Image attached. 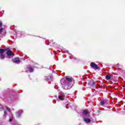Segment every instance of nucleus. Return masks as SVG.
<instances>
[{"label": "nucleus", "instance_id": "obj_1", "mask_svg": "<svg viewBox=\"0 0 125 125\" xmlns=\"http://www.w3.org/2000/svg\"><path fill=\"white\" fill-rule=\"evenodd\" d=\"M72 82H73V78L70 76H66L63 78L61 80V83L62 85V87L63 89H70V88L73 86Z\"/></svg>", "mask_w": 125, "mask_h": 125}, {"label": "nucleus", "instance_id": "obj_2", "mask_svg": "<svg viewBox=\"0 0 125 125\" xmlns=\"http://www.w3.org/2000/svg\"><path fill=\"white\" fill-rule=\"evenodd\" d=\"M4 52H5V50L3 49H0V58L2 60H3V59L5 58Z\"/></svg>", "mask_w": 125, "mask_h": 125}, {"label": "nucleus", "instance_id": "obj_3", "mask_svg": "<svg viewBox=\"0 0 125 125\" xmlns=\"http://www.w3.org/2000/svg\"><path fill=\"white\" fill-rule=\"evenodd\" d=\"M90 66L93 69H94V70H98V69H100V67L99 66H98V65H97L94 62H91Z\"/></svg>", "mask_w": 125, "mask_h": 125}, {"label": "nucleus", "instance_id": "obj_4", "mask_svg": "<svg viewBox=\"0 0 125 125\" xmlns=\"http://www.w3.org/2000/svg\"><path fill=\"white\" fill-rule=\"evenodd\" d=\"M5 34H6V31L4 28L0 29V37H4L5 36Z\"/></svg>", "mask_w": 125, "mask_h": 125}, {"label": "nucleus", "instance_id": "obj_5", "mask_svg": "<svg viewBox=\"0 0 125 125\" xmlns=\"http://www.w3.org/2000/svg\"><path fill=\"white\" fill-rule=\"evenodd\" d=\"M7 56H6V58H9V56H12V55H13V52L10 51V50H8L7 51V52H6Z\"/></svg>", "mask_w": 125, "mask_h": 125}, {"label": "nucleus", "instance_id": "obj_6", "mask_svg": "<svg viewBox=\"0 0 125 125\" xmlns=\"http://www.w3.org/2000/svg\"><path fill=\"white\" fill-rule=\"evenodd\" d=\"M23 113V110H20L18 112H16L17 117H21V115H22Z\"/></svg>", "mask_w": 125, "mask_h": 125}, {"label": "nucleus", "instance_id": "obj_7", "mask_svg": "<svg viewBox=\"0 0 125 125\" xmlns=\"http://www.w3.org/2000/svg\"><path fill=\"white\" fill-rule=\"evenodd\" d=\"M13 62L14 63H16V64H19V63L20 62V60H19V58H16L13 60Z\"/></svg>", "mask_w": 125, "mask_h": 125}, {"label": "nucleus", "instance_id": "obj_8", "mask_svg": "<svg viewBox=\"0 0 125 125\" xmlns=\"http://www.w3.org/2000/svg\"><path fill=\"white\" fill-rule=\"evenodd\" d=\"M83 121L85 123H86V124H88V123H90V122H91L90 119L89 118H84Z\"/></svg>", "mask_w": 125, "mask_h": 125}, {"label": "nucleus", "instance_id": "obj_9", "mask_svg": "<svg viewBox=\"0 0 125 125\" xmlns=\"http://www.w3.org/2000/svg\"><path fill=\"white\" fill-rule=\"evenodd\" d=\"M34 68H35V67H32L31 66L27 67V69L29 70V71L30 72V73H32V72H34Z\"/></svg>", "mask_w": 125, "mask_h": 125}, {"label": "nucleus", "instance_id": "obj_10", "mask_svg": "<svg viewBox=\"0 0 125 125\" xmlns=\"http://www.w3.org/2000/svg\"><path fill=\"white\" fill-rule=\"evenodd\" d=\"M86 115H88V111L86 110H85L82 113V117H84V116H86Z\"/></svg>", "mask_w": 125, "mask_h": 125}, {"label": "nucleus", "instance_id": "obj_11", "mask_svg": "<svg viewBox=\"0 0 125 125\" xmlns=\"http://www.w3.org/2000/svg\"><path fill=\"white\" fill-rule=\"evenodd\" d=\"M53 79V77L52 76H48L47 78H46L45 79V81H49V80L51 81Z\"/></svg>", "mask_w": 125, "mask_h": 125}, {"label": "nucleus", "instance_id": "obj_12", "mask_svg": "<svg viewBox=\"0 0 125 125\" xmlns=\"http://www.w3.org/2000/svg\"><path fill=\"white\" fill-rule=\"evenodd\" d=\"M12 120H13V115L10 114V117H9V122H12Z\"/></svg>", "mask_w": 125, "mask_h": 125}, {"label": "nucleus", "instance_id": "obj_13", "mask_svg": "<svg viewBox=\"0 0 125 125\" xmlns=\"http://www.w3.org/2000/svg\"><path fill=\"white\" fill-rule=\"evenodd\" d=\"M104 105H108V104L110 103V102L109 101H107L106 100H104Z\"/></svg>", "mask_w": 125, "mask_h": 125}, {"label": "nucleus", "instance_id": "obj_14", "mask_svg": "<svg viewBox=\"0 0 125 125\" xmlns=\"http://www.w3.org/2000/svg\"><path fill=\"white\" fill-rule=\"evenodd\" d=\"M59 99L60 100H62V101H63L64 100V99H65V98H64V97H61V96L60 95H59Z\"/></svg>", "mask_w": 125, "mask_h": 125}, {"label": "nucleus", "instance_id": "obj_15", "mask_svg": "<svg viewBox=\"0 0 125 125\" xmlns=\"http://www.w3.org/2000/svg\"><path fill=\"white\" fill-rule=\"evenodd\" d=\"M105 78H106V80H110V79H111V76L109 75H107L105 76Z\"/></svg>", "mask_w": 125, "mask_h": 125}, {"label": "nucleus", "instance_id": "obj_16", "mask_svg": "<svg viewBox=\"0 0 125 125\" xmlns=\"http://www.w3.org/2000/svg\"><path fill=\"white\" fill-rule=\"evenodd\" d=\"M101 105L102 106H104V105H105V102L104 101V100H103L101 102Z\"/></svg>", "mask_w": 125, "mask_h": 125}, {"label": "nucleus", "instance_id": "obj_17", "mask_svg": "<svg viewBox=\"0 0 125 125\" xmlns=\"http://www.w3.org/2000/svg\"><path fill=\"white\" fill-rule=\"evenodd\" d=\"M91 85H96V83L93 81L92 83H91Z\"/></svg>", "mask_w": 125, "mask_h": 125}, {"label": "nucleus", "instance_id": "obj_18", "mask_svg": "<svg viewBox=\"0 0 125 125\" xmlns=\"http://www.w3.org/2000/svg\"><path fill=\"white\" fill-rule=\"evenodd\" d=\"M3 118L4 119H5V117H6V111L4 112V115H3Z\"/></svg>", "mask_w": 125, "mask_h": 125}, {"label": "nucleus", "instance_id": "obj_19", "mask_svg": "<svg viewBox=\"0 0 125 125\" xmlns=\"http://www.w3.org/2000/svg\"><path fill=\"white\" fill-rule=\"evenodd\" d=\"M3 109V107H2V105L0 104V111H2Z\"/></svg>", "mask_w": 125, "mask_h": 125}, {"label": "nucleus", "instance_id": "obj_20", "mask_svg": "<svg viewBox=\"0 0 125 125\" xmlns=\"http://www.w3.org/2000/svg\"><path fill=\"white\" fill-rule=\"evenodd\" d=\"M5 109H6V111H8V112H9V111H10L9 108H8L7 106H6Z\"/></svg>", "mask_w": 125, "mask_h": 125}, {"label": "nucleus", "instance_id": "obj_21", "mask_svg": "<svg viewBox=\"0 0 125 125\" xmlns=\"http://www.w3.org/2000/svg\"><path fill=\"white\" fill-rule=\"evenodd\" d=\"M2 26V22L0 21V27H1Z\"/></svg>", "mask_w": 125, "mask_h": 125}, {"label": "nucleus", "instance_id": "obj_22", "mask_svg": "<svg viewBox=\"0 0 125 125\" xmlns=\"http://www.w3.org/2000/svg\"><path fill=\"white\" fill-rule=\"evenodd\" d=\"M63 93H63V92H59L60 94H63Z\"/></svg>", "mask_w": 125, "mask_h": 125}, {"label": "nucleus", "instance_id": "obj_23", "mask_svg": "<svg viewBox=\"0 0 125 125\" xmlns=\"http://www.w3.org/2000/svg\"><path fill=\"white\" fill-rule=\"evenodd\" d=\"M124 88H125V85L123 86Z\"/></svg>", "mask_w": 125, "mask_h": 125}]
</instances>
